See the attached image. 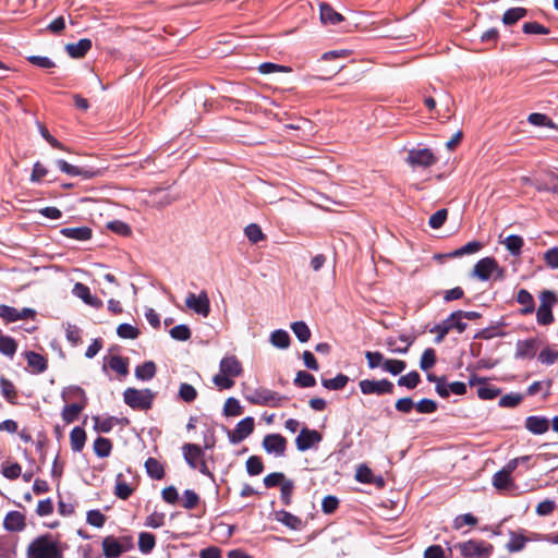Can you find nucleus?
I'll list each match as a JSON object with an SVG mask.
<instances>
[{
    "label": "nucleus",
    "mask_w": 558,
    "mask_h": 558,
    "mask_svg": "<svg viewBox=\"0 0 558 558\" xmlns=\"http://www.w3.org/2000/svg\"><path fill=\"white\" fill-rule=\"evenodd\" d=\"M62 543L52 534L35 537L26 548V558H64Z\"/></svg>",
    "instance_id": "obj_1"
},
{
    "label": "nucleus",
    "mask_w": 558,
    "mask_h": 558,
    "mask_svg": "<svg viewBox=\"0 0 558 558\" xmlns=\"http://www.w3.org/2000/svg\"><path fill=\"white\" fill-rule=\"evenodd\" d=\"M182 453L191 469L198 470L203 475L214 480V474L210 472L205 460V450L201 446L184 444L182 446Z\"/></svg>",
    "instance_id": "obj_2"
},
{
    "label": "nucleus",
    "mask_w": 558,
    "mask_h": 558,
    "mask_svg": "<svg viewBox=\"0 0 558 558\" xmlns=\"http://www.w3.org/2000/svg\"><path fill=\"white\" fill-rule=\"evenodd\" d=\"M245 399L251 404L271 408H279L288 400L286 396L264 387L254 389L245 396Z\"/></svg>",
    "instance_id": "obj_3"
},
{
    "label": "nucleus",
    "mask_w": 558,
    "mask_h": 558,
    "mask_svg": "<svg viewBox=\"0 0 558 558\" xmlns=\"http://www.w3.org/2000/svg\"><path fill=\"white\" fill-rule=\"evenodd\" d=\"M472 276L482 281H487L492 278L502 280L505 278V270L494 257H484L474 265Z\"/></svg>",
    "instance_id": "obj_4"
},
{
    "label": "nucleus",
    "mask_w": 558,
    "mask_h": 558,
    "mask_svg": "<svg viewBox=\"0 0 558 558\" xmlns=\"http://www.w3.org/2000/svg\"><path fill=\"white\" fill-rule=\"evenodd\" d=\"M155 395L150 389L128 388L123 392L124 402L134 410L146 411L151 408Z\"/></svg>",
    "instance_id": "obj_5"
},
{
    "label": "nucleus",
    "mask_w": 558,
    "mask_h": 558,
    "mask_svg": "<svg viewBox=\"0 0 558 558\" xmlns=\"http://www.w3.org/2000/svg\"><path fill=\"white\" fill-rule=\"evenodd\" d=\"M464 558H489L494 546L485 541L471 539L457 546Z\"/></svg>",
    "instance_id": "obj_6"
},
{
    "label": "nucleus",
    "mask_w": 558,
    "mask_h": 558,
    "mask_svg": "<svg viewBox=\"0 0 558 558\" xmlns=\"http://www.w3.org/2000/svg\"><path fill=\"white\" fill-rule=\"evenodd\" d=\"M132 546V538L129 536L117 538L109 535L102 539V554L106 558H118Z\"/></svg>",
    "instance_id": "obj_7"
},
{
    "label": "nucleus",
    "mask_w": 558,
    "mask_h": 558,
    "mask_svg": "<svg viewBox=\"0 0 558 558\" xmlns=\"http://www.w3.org/2000/svg\"><path fill=\"white\" fill-rule=\"evenodd\" d=\"M541 304L536 312V319L539 325L547 326L554 322L551 307L557 303L556 294L545 290L541 293Z\"/></svg>",
    "instance_id": "obj_8"
},
{
    "label": "nucleus",
    "mask_w": 558,
    "mask_h": 558,
    "mask_svg": "<svg viewBox=\"0 0 558 558\" xmlns=\"http://www.w3.org/2000/svg\"><path fill=\"white\" fill-rule=\"evenodd\" d=\"M255 422L252 416L241 420L234 429H227L228 439L232 445H238L254 432Z\"/></svg>",
    "instance_id": "obj_9"
},
{
    "label": "nucleus",
    "mask_w": 558,
    "mask_h": 558,
    "mask_svg": "<svg viewBox=\"0 0 558 558\" xmlns=\"http://www.w3.org/2000/svg\"><path fill=\"white\" fill-rule=\"evenodd\" d=\"M185 305L196 314L207 317L210 313V301L206 291L199 294L189 293L185 299Z\"/></svg>",
    "instance_id": "obj_10"
},
{
    "label": "nucleus",
    "mask_w": 558,
    "mask_h": 558,
    "mask_svg": "<svg viewBox=\"0 0 558 558\" xmlns=\"http://www.w3.org/2000/svg\"><path fill=\"white\" fill-rule=\"evenodd\" d=\"M360 389L364 395H386L393 392V384L388 379L371 380L363 379L359 383Z\"/></svg>",
    "instance_id": "obj_11"
},
{
    "label": "nucleus",
    "mask_w": 558,
    "mask_h": 558,
    "mask_svg": "<svg viewBox=\"0 0 558 558\" xmlns=\"http://www.w3.org/2000/svg\"><path fill=\"white\" fill-rule=\"evenodd\" d=\"M320 440L322 435L317 430L303 427L295 438V446L299 451H306L320 442Z\"/></svg>",
    "instance_id": "obj_12"
},
{
    "label": "nucleus",
    "mask_w": 558,
    "mask_h": 558,
    "mask_svg": "<svg viewBox=\"0 0 558 558\" xmlns=\"http://www.w3.org/2000/svg\"><path fill=\"white\" fill-rule=\"evenodd\" d=\"M263 448L268 453L281 457L287 449V439L280 434H268L263 439Z\"/></svg>",
    "instance_id": "obj_13"
},
{
    "label": "nucleus",
    "mask_w": 558,
    "mask_h": 558,
    "mask_svg": "<svg viewBox=\"0 0 558 558\" xmlns=\"http://www.w3.org/2000/svg\"><path fill=\"white\" fill-rule=\"evenodd\" d=\"M407 161L411 166L428 167L435 162V157L427 148L412 149L408 154Z\"/></svg>",
    "instance_id": "obj_14"
},
{
    "label": "nucleus",
    "mask_w": 558,
    "mask_h": 558,
    "mask_svg": "<svg viewBox=\"0 0 558 558\" xmlns=\"http://www.w3.org/2000/svg\"><path fill=\"white\" fill-rule=\"evenodd\" d=\"M3 527L8 532H22L26 527V517L20 511H10L3 519Z\"/></svg>",
    "instance_id": "obj_15"
},
{
    "label": "nucleus",
    "mask_w": 558,
    "mask_h": 558,
    "mask_svg": "<svg viewBox=\"0 0 558 558\" xmlns=\"http://www.w3.org/2000/svg\"><path fill=\"white\" fill-rule=\"evenodd\" d=\"M61 398L64 402L76 403L82 405H87L88 399L83 388L80 386H69L65 387L61 392Z\"/></svg>",
    "instance_id": "obj_16"
},
{
    "label": "nucleus",
    "mask_w": 558,
    "mask_h": 558,
    "mask_svg": "<svg viewBox=\"0 0 558 558\" xmlns=\"http://www.w3.org/2000/svg\"><path fill=\"white\" fill-rule=\"evenodd\" d=\"M220 372L229 375L230 377H238L242 373V365L240 361L234 356H226L220 361Z\"/></svg>",
    "instance_id": "obj_17"
},
{
    "label": "nucleus",
    "mask_w": 558,
    "mask_h": 558,
    "mask_svg": "<svg viewBox=\"0 0 558 558\" xmlns=\"http://www.w3.org/2000/svg\"><path fill=\"white\" fill-rule=\"evenodd\" d=\"M525 428L534 435H542L549 428V421L543 416L532 415L525 420Z\"/></svg>",
    "instance_id": "obj_18"
},
{
    "label": "nucleus",
    "mask_w": 558,
    "mask_h": 558,
    "mask_svg": "<svg viewBox=\"0 0 558 558\" xmlns=\"http://www.w3.org/2000/svg\"><path fill=\"white\" fill-rule=\"evenodd\" d=\"M92 48V40L88 38L80 39L77 43L68 44L65 50L70 57L83 58Z\"/></svg>",
    "instance_id": "obj_19"
},
{
    "label": "nucleus",
    "mask_w": 558,
    "mask_h": 558,
    "mask_svg": "<svg viewBox=\"0 0 558 558\" xmlns=\"http://www.w3.org/2000/svg\"><path fill=\"white\" fill-rule=\"evenodd\" d=\"M442 328V332H449L456 329L459 333L463 332L466 328V323L461 322V313L453 312L448 318L439 324Z\"/></svg>",
    "instance_id": "obj_20"
},
{
    "label": "nucleus",
    "mask_w": 558,
    "mask_h": 558,
    "mask_svg": "<svg viewBox=\"0 0 558 558\" xmlns=\"http://www.w3.org/2000/svg\"><path fill=\"white\" fill-rule=\"evenodd\" d=\"M25 359L27 361L28 366L33 369L34 373H44L48 367L47 360L41 354L36 353L34 351L25 352Z\"/></svg>",
    "instance_id": "obj_21"
},
{
    "label": "nucleus",
    "mask_w": 558,
    "mask_h": 558,
    "mask_svg": "<svg viewBox=\"0 0 558 558\" xmlns=\"http://www.w3.org/2000/svg\"><path fill=\"white\" fill-rule=\"evenodd\" d=\"M536 353V341L534 339L518 341L515 345L517 359H532Z\"/></svg>",
    "instance_id": "obj_22"
},
{
    "label": "nucleus",
    "mask_w": 558,
    "mask_h": 558,
    "mask_svg": "<svg viewBox=\"0 0 558 558\" xmlns=\"http://www.w3.org/2000/svg\"><path fill=\"white\" fill-rule=\"evenodd\" d=\"M60 233L76 241H87L92 238L93 231L89 227L63 228Z\"/></svg>",
    "instance_id": "obj_23"
},
{
    "label": "nucleus",
    "mask_w": 558,
    "mask_h": 558,
    "mask_svg": "<svg viewBox=\"0 0 558 558\" xmlns=\"http://www.w3.org/2000/svg\"><path fill=\"white\" fill-rule=\"evenodd\" d=\"M17 538L10 536H0V558L16 557Z\"/></svg>",
    "instance_id": "obj_24"
},
{
    "label": "nucleus",
    "mask_w": 558,
    "mask_h": 558,
    "mask_svg": "<svg viewBox=\"0 0 558 558\" xmlns=\"http://www.w3.org/2000/svg\"><path fill=\"white\" fill-rule=\"evenodd\" d=\"M320 20L323 24L336 25L343 20V16L336 12L332 7L328 3H320Z\"/></svg>",
    "instance_id": "obj_25"
},
{
    "label": "nucleus",
    "mask_w": 558,
    "mask_h": 558,
    "mask_svg": "<svg viewBox=\"0 0 558 558\" xmlns=\"http://www.w3.org/2000/svg\"><path fill=\"white\" fill-rule=\"evenodd\" d=\"M66 403L68 404H65L62 409L61 416H62V420L64 421V423L70 424L78 418L80 414L86 407L82 405V404H76L73 402L72 403L66 402Z\"/></svg>",
    "instance_id": "obj_26"
},
{
    "label": "nucleus",
    "mask_w": 558,
    "mask_h": 558,
    "mask_svg": "<svg viewBox=\"0 0 558 558\" xmlns=\"http://www.w3.org/2000/svg\"><path fill=\"white\" fill-rule=\"evenodd\" d=\"M517 302L523 305V308L521 310V314L523 315L532 314L535 310L534 299L525 289L519 290L517 294Z\"/></svg>",
    "instance_id": "obj_27"
},
{
    "label": "nucleus",
    "mask_w": 558,
    "mask_h": 558,
    "mask_svg": "<svg viewBox=\"0 0 558 558\" xmlns=\"http://www.w3.org/2000/svg\"><path fill=\"white\" fill-rule=\"evenodd\" d=\"M493 485L498 490H508L513 487L511 474L500 470L493 476Z\"/></svg>",
    "instance_id": "obj_28"
},
{
    "label": "nucleus",
    "mask_w": 558,
    "mask_h": 558,
    "mask_svg": "<svg viewBox=\"0 0 558 558\" xmlns=\"http://www.w3.org/2000/svg\"><path fill=\"white\" fill-rule=\"evenodd\" d=\"M86 441V433L82 427H74L70 434L71 448L75 452L82 451Z\"/></svg>",
    "instance_id": "obj_29"
},
{
    "label": "nucleus",
    "mask_w": 558,
    "mask_h": 558,
    "mask_svg": "<svg viewBox=\"0 0 558 558\" xmlns=\"http://www.w3.org/2000/svg\"><path fill=\"white\" fill-rule=\"evenodd\" d=\"M276 519L292 530H300L302 527V520L288 511H278L276 513Z\"/></svg>",
    "instance_id": "obj_30"
},
{
    "label": "nucleus",
    "mask_w": 558,
    "mask_h": 558,
    "mask_svg": "<svg viewBox=\"0 0 558 558\" xmlns=\"http://www.w3.org/2000/svg\"><path fill=\"white\" fill-rule=\"evenodd\" d=\"M501 243L506 246V248L513 256H519L521 254L524 241L523 238L517 234L508 235Z\"/></svg>",
    "instance_id": "obj_31"
},
{
    "label": "nucleus",
    "mask_w": 558,
    "mask_h": 558,
    "mask_svg": "<svg viewBox=\"0 0 558 558\" xmlns=\"http://www.w3.org/2000/svg\"><path fill=\"white\" fill-rule=\"evenodd\" d=\"M147 474L154 480H161L165 476L163 465L155 458H148L145 461Z\"/></svg>",
    "instance_id": "obj_32"
},
{
    "label": "nucleus",
    "mask_w": 558,
    "mask_h": 558,
    "mask_svg": "<svg viewBox=\"0 0 558 558\" xmlns=\"http://www.w3.org/2000/svg\"><path fill=\"white\" fill-rule=\"evenodd\" d=\"M156 545V537L148 532H141L138 535V549L142 554H149Z\"/></svg>",
    "instance_id": "obj_33"
},
{
    "label": "nucleus",
    "mask_w": 558,
    "mask_h": 558,
    "mask_svg": "<svg viewBox=\"0 0 558 558\" xmlns=\"http://www.w3.org/2000/svg\"><path fill=\"white\" fill-rule=\"evenodd\" d=\"M156 375V365L153 361L144 362L135 368V376L141 380H149Z\"/></svg>",
    "instance_id": "obj_34"
},
{
    "label": "nucleus",
    "mask_w": 558,
    "mask_h": 558,
    "mask_svg": "<svg viewBox=\"0 0 558 558\" xmlns=\"http://www.w3.org/2000/svg\"><path fill=\"white\" fill-rule=\"evenodd\" d=\"M483 247V244L478 241H471L465 245L450 252L448 254L449 257L457 258L463 255H470L478 252Z\"/></svg>",
    "instance_id": "obj_35"
},
{
    "label": "nucleus",
    "mask_w": 558,
    "mask_h": 558,
    "mask_svg": "<svg viewBox=\"0 0 558 558\" xmlns=\"http://www.w3.org/2000/svg\"><path fill=\"white\" fill-rule=\"evenodd\" d=\"M526 13H527V11L524 8H521V7L511 8L504 13L502 23L505 25H513L519 20L523 19L526 15Z\"/></svg>",
    "instance_id": "obj_36"
},
{
    "label": "nucleus",
    "mask_w": 558,
    "mask_h": 558,
    "mask_svg": "<svg viewBox=\"0 0 558 558\" xmlns=\"http://www.w3.org/2000/svg\"><path fill=\"white\" fill-rule=\"evenodd\" d=\"M133 493V488L123 480L122 474H118L116 478L114 495L126 500Z\"/></svg>",
    "instance_id": "obj_37"
},
{
    "label": "nucleus",
    "mask_w": 558,
    "mask_h": 558,
    "mask_svg": "<svg viewBox=\"0 0 558 558\" xmlns=\"http://www.w3.org/2000/svg\"><path fill=\"white\" fill-rule=\"evenodd\" d=\"M270 343L279 349H287L290 345V336L286 330L277 329L270 335Z\"/></svg>",
    "instance_id": "obj_38"
},
{
    "label": "nucleus",
    "mask_w": 558,
    "mask_h": 558,
    "mask_svg": "<svg viewBox=\"0 0 558 558\" xmlns=\"http://www.w3.org/2000/svg\"><path fill=\"white\" fill-rule=\"evenodd\" d=\"M526 542H527V538L524 535L518 534L515 532H511L510 539L507 543L506 548L510 553H517L524 548Z\"/></svg>",
    "instance_id": "obj_39"
},
{
    "label": "nucleus",
    "mask_w": 558,
    "mask_h": 558,
    "mask_svg": "<svg viewBox=\"0 0 558 558\" xmlns=\"http://www.w3.org/2000/svg\"><path fill=\"white\" fill-rule=\"evenodd\" d=\"M108 364H109V367L112 371H114L116 373H118L119 375L125 376L129 373L128 360L122 356H119V355L111 356Z\"/></svg>",
    "instance_id": "obj_40"
},
{
    "label": "nucleus",
    "mask_w": 558,
    "mask_h": 558,
    "mask_svg": "<svg viewBox=\"0 0 558 558\" xmlns=\"http://www.w3.org/2000/svg\"><path fill=\"white\" fill-rule=\"evenodd\" d=\"M112 449L111 441L105 437H98L94 441V451L99 458H106Z\"/></svg>",
    "instance_id": "obj_41"
},
{
    "label": "nucleus",
    "mask_w": 558,
    "mask_h": 558,
    "mask_svg": "<svg viewBox=\"0 0 558 558\" xmlns=\"http://www.w3.org/2000/svg\"><path fill=\"white\" fill-rule=\"evenodd\" d=\"M349 377L343 374H338L335 378L323 379L322 384L326 389L340 390L345 387Z\"/></svg>",
    "instance_id": "obj_42"
},
{
    "label": "nucleus",
    "mask_w": 558,
    "mask_h": 558,
    "mask_svg": "<svg viewBox=\"0 0 558 558\" xmlns=\"http://www.w3.org/2000/svg\"><path fill=\"white\" fill-rule=\"evenodd\" d=\"M17 349V344L12 337L0 336V352L9 357H13Z\"/></svg>",
    "instance_id": "obj_43"
},
{
    "label": "nucleus",
    "mask_w": 558,
    "mask_h": 558,
    "mask_svg": "<svg viewBox=\"0 0 558 558\" xmlns=\"http://www.w3.org/2000/svg\"><path fill=\"white\" fill-rule=\"evenodd\" d=\"M242 412L243 408L238 399L230 397L226 400L223 405V414L226 416H239Z\"/></svg>",
    "instance_id": "obj_44"
},
{
    "label": "nucleus",
    "mask_w": 558,
    "mask_h": 558,
    "mask_svg": "<svg viewBox=\"0 0 558 558\" xmlns=\"http://www.w3.org/2000/svg\"><path fill=\"white\" fill-rule=\"evenodd\" d=\"M291 329L301 342H307L311 338V330L304 322H295L291 325Z\"/></svg>",
    "instance_id": "obj_45"
},
{
    "label": "nucleus",
    "mask_w": 558,
    "mask_h": 558,
    "mask_svg": "<svg viewBox=\"0 0 558 558\" xmlns=\"http://www.w3.org/2000/svg\"><path fill=\"white\" fill-rule=\"evenodd\" d=\"M501 393V390L493 385L484 384L478 387L477 396L482 400H493Z\"/></svg>",
    "instance_id": "obj_46"
},
{
    "label": "nucleus",
    "mask_w": 558,
    "mask_h": 558,
    "mask_svg": "<svg viewBox=\"0 0 558 558\" xmlns=\"http://www.w3.org/2000/svg\"><path fill=\"white\" fill-rule=\"evenodd\" d=\"M244 233L246 238L254 244L263 241L265 239V234L262 231V228L256 223H251L244 229Z\"/></svg>",
    "instance_id": "obj_47"
},
{
    "label": "nucleus",
    "mask_w": 558,
    "mask_h": 558,
    "mask_svg": "<svg viewBox=\"0 0 558 558\" xmlns=\"http://www.w3.org/2000/svg\"><path fill=\"white\" fill-rule=\"evenodd\" d=\"M294 384L302 388H310L316 385V379L312 374L305 371H299L294 378Z\"/></svg>",
    "instance_id": "obj_48"
},
{
    "label": "nucleus",
    "mask_w": 558,
    "mask_h": 558,
    "mask_svg": "<svg viewBox=\"0 0 558 558\" xmlns=\"http://www.w3.org/2000/svg\"><path fill=\"white\" fill-rule=\"evenodd\" d=\"M522 31L529 35H547L550 33L549 28L539 24L538 22H526L523 24Z\"/></svg>",
    "instance_id": "obj_49"
},
{
    "label": "nucleus",
    "mask_w": 558,
    "mask_h": 558,
    "mask_svg": "<svg viewBox=\"0 0 558 558\" xmlns=\"http://www.w3.org/2000/svg\"><path fill=\"white\" fill-rule=\"evenodd\" d=\"M536 187L539 191H551L558 193V177L554 173L547 174V180L544 182L536 181Z\"/></svg>",
    "instance_id": "obj_50"
},
{
    "label": "nucleus",
    "mask_w": 558,
    "mask_h": 558,
    "mask_svg": "<svg viewBox=\"0 0 558 558\" xmlns=\"http://www.w3.org/2000/svg\"><path fill=\"white\" fill-rule=\"evenodd\" d=\"M246 471L250 475H259L264 471V464L259 457L251 456L246 460Z\"/></svg>",
    "instance_id": "obj_51"
},
{
    "label": "nucleus",
    "mask_w": 558,
    "mask_h": 558,
    "mask_svg": "<svg viewBox=\"0 0 558 558\" xmlns=\"http://www.w3.org/2000/svg\"><path fill=\"white\" fill-rule=\"evenodd\" d=\"M421 380L420 374L415 371L410 372L409 374L401 376L398 379V385L402 387H407L408 389H414Z\"/></svg>",
    "instance_id": "obj_52"
},
{
    "label": "nucleus",
    "mask_w": 558,
    "mask_h": 558,
    "mask_svg": "<svg viewBox=\"0 0 558 558\" xmlns=\"http://www.w3.org/2000/svg\"><path fill=\"white\" fill-rule=\"evenodd\" d=\"M107 228L110 231H112L119 235H122V236H129L132 233L131 227L121 220H113V221L108 222Z\"/></svg>",
    "instance_id": "obj_53"
},
{
    "label": "nucleus",
    "mask_w": 558,
    "mask_h": 558,
    "mask_svg": "<svg viewBox=\"0 0 558 558\" xmlns=\"http://www.w3.org/2000/svg\"><path fill=\"white\" fill-rule=\"evenodd\" d=\"M179 397L185 402H193L197 397L196 389L186 383H182L179 387Z\"/></svg>",
    "instance_id": "obj_54"
},
{
    "label": "nucleus",
    "mask_w": 558,
    "mask_h": 558,
    "mask_svg": "<svg viewBox=\"0 0 558 558\" xmlns=\"http://www.w3.org/2000/svg\"><path fill=\"white\" fill-rule=\"evenodd\" d=\"M151 197L153 202L159 207L168 206L175 199V197L171 196L163 190H156L151 193Z\"/></svg>",
    "instance_id": "obj_55"
},
{
    "label": "nucleus",
    "mask_w": 558,
    "mask_h": 558,
    "mask_svg": "<svg viewBox=\"0 0 558 558\" xmlns=\"http://www.w3.org/2000/svg\"><path fill=\"white\" fill-rule=\"evenodd\" d=\"M86 522L95 527H102L106 523V515L99 510H89L86 514Z\"/></svg>",
    "instance_id": "obj_56"
},
{
    "label": "nucleus",
    "mask_w": 558,
    "mask_h": 558,
    "mask_svg": "<svg viewBox=\"0 0 558 558\" xmlns=\"http://www.w3.org/2000/svg\"><path fill=\"white\" fill-rule=\"evenodd\" d=\"M436 363V353L435 350L432 348L426 349L420 360V367L423 371H428L432 368Z\"/></svg>",
    "instance_id": "obj_57"
},
{
    "label": "nucleus",
    "mask_w": 558,
    "mask_h": 558,
    "mask_svg": "<svg viewBox=\"0 0 558 558\" xmlns=\"http://www.w3.org/2000/svg\"><path fill=\"white\" fill-rule=\"evenodd\" d=\"M0 387H1L2 396L9 402L13 403L16 398V391H15L14 385L9 379L1 377L0 378Z\"/></svg>",
    "instance_id": "obj_58"
},
{
    "label": "nucleus",
    "mask_w": 558,
    "mask_h": 558,
    "mask_svg": "<svg viewBox=\"0 0 558 558\" xmlns=\"http://www.w3.org/2000/svg\"><path fill=\"white\" fill-rule=\"evenodd\" d=\"M405 367L407 363L401 360H386L384 362V371L392 375H399L405 369Z\"/></svg>",
    "instance_id": "obj_59"
},
{
    "label": "nucleus",
    "mask_w": 558,
    "mask_h": 558,
    "mask_svg": "<svg viewBox=\"0 0 558 558\" xmlns=\"http://www.w3.org/2000/svg\"><path fill=\"white\" fill-rule=\"evenodd\" d=\"M117 333L123 339H136L138 337V329L130 324H120L117 328Z\"/></svg>",
    "instance_id": "obj_60"
},
{
    "label": "nucleus",
    "mask_w": 558,
    "mask_h": 558,
    "mask_svg": "<svg viewBox=\"0 0 558 558\" xmlns=\"http://www.w3.org/2000/svg\"><path fill=\"white\" fill-rule=\"evenodd\" d=\"M0 317L5 323H14L19 320V310L9 305H0Z\"/></svg>",
    "instance_id": "obj_61"
},
{
    "label": "nucleus",
    "mask_w": 558,
    "mask_h": 558,
    "mask_svg": "<svg viewBox=\"0 0 558 558\" xmlns=\"http://www.w3.org/2000/svg\"><path fill=\"white\" fill-rule=\"evenodd\" d=\"M198 502H199V497L194 490H192V489L184 490L183 499H182L183 508H185L187 510H192L198 505Z\"/></svg>",
    "instance_id": "obj_62"
},
{
    "label": "nucleus",
    "mask_w": 558,
    "mask_h": 558,
    "mask_svg": "<svg viewBox=\"0 0 558 558\" xmlns=\"http://www.w3.org/2000/svg\"><path fill=\"white\" fill-rule=\"evenodd\" d=\"M522 399L523 397L520 393H508L499 399L498 404L501 408H515Z\"/></svg>",
    "instance_id": "obj_63"
},
{
    "label": "nucleus",
    "mask_w": 558,
    "mask_h": 558,
    "mask_svg": "<svg viewBox=\"0 0 558 558\" xmlns=\"http://www.w3.org/2000/svg\"><path fill=\"white\" fill-rule=\"evenodd\" d=\"M538 360L546 365H551L558 360V351L547 347L538 354Z\"/></svg>",
    "instance_id": "obj_64"
}]
</instances>
